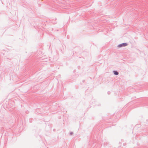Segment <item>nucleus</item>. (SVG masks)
I'll return each mask as SVG.
<instances>
[{"mask_svg":"<svg viewBox=\"0 0 148 148\" xmlns=\"http://www.w3.org/2000/svg\"><path fill=\"white\" fill-rule=\"evenodd\" d=\"M114 74H115V75H118L119 74L118 72L116 71H114Z\"/></svg>","mask_w":148,"mask_h":148,"instance_id":"obj_2","label":"nucleus"},{"mask_svg":"<svg viewBox=\"0 0 148 148\" xmlns=\"http://www.w3.org/2000/svg\"><path fill=\"white\" fill-rule=\"evenodd\" d=\"M127 44L126 43H122V44H120L118 46V47H123L126 46H127Z\"/></svg>","mask_w":148,"mask_h":148,"instance_id":"obj_1","label":"nucleus"},{"mask_svg":"<svg viewBox=\"0 0 148 148\" xmlns=\"http://www.w3.org/2000/svg\"><path fill=\"white\" fill-rule=\"evenodd\" d=\"M70 134H71V135H72V134H73V133H72V132H71V133H70Z\"/></svg>","mask_w":148,"mask_h":148,"instance_id":"obj_3","label":"nucleus"}]
</instances>
